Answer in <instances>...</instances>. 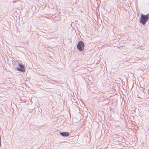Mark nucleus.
<instances>
[{"label":"nucleus","mask_w":149,"mask_h":149,"mask_svg":"<svg viewBox=\"0 0 149 149\" xmlns=\"http://www.w3.org/2000/svg\"><path fill=\"white\" fill-rule=\"evenodd\" d=\"M17 63L18 67L16 68L17 70L22 72H25V70L24 65L19 63L17 62Z\"/></svg>","instance_id":"obj_3"},{"label":"nucleus","mask_w":149,"mask_h":149,"mask_svg":"<svg viewBox=\"0 0 149 149\" xmlns=\"http://www.w3.org/2000/svg\"><path fill=\"white\" fill-rule=\"evenodd\" d=\"M149 18V14H148L146 15L141 14L139 20L140 23L143 25L145 24L148 20Z\"/></svg>","instance_id":"obj_1"},{"label":"nucleus","mask_w":149,"mask_h":149,"mask_svg":"<svg viewBox=\"0 0 149 149\" xmlns=\"http://www.w3.org/2000/svg\"><path fill=\"white\" fill-rule=\"evenodd\" d=\"M132 83L133 84H134V82H132Z\"/></svg>","instance_id":"obj_6"},{"label":"nucleus","mask_w":149,"mask_h":149,"mask_svg":"<svg viewBox=\"0 0 149 149\" xmlns=\"http://www.w3.org/2000/svg\"><path fill=\"white\" fill-rule=\"evenodd\" d=\"M60 134L61 135L65 137H67L69 136L70 134V133L68 132H60Z\"/></svg>","instance_id":"obj_4"},{"label":"nucleus","mask_w":149,"mask_h":149,"mask_svg":"<svg viewBox=\"0 0 149 149\" xmlns=\"http://www.w3.org/2000/svg\"><path fill=\"white\" fill-rule=\"evenodd\" d=\"M1 146V138H0V147Z\"/></svg>","instance_id":"obj_5"},{"label":"nucleus","mask_w":149,"mask_h":149,"mask_svg":"<svg viewBox=\"0 0 149 149\" xmlns=\"http://www.w3.org/2000/svg\"><path fill=\"white\" fill-rule=\"evenodd\" d=\"M84 47V43L82 41H79L77 45V48L78 49L79 51H82L83 50Z\"/></svg>","instance_id":"obj_2"}]
</instances>
